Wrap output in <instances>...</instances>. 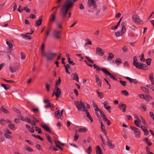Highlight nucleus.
<instances>
[{"mask_svg": "<svg viewBox=\"0 0 154 154\" xmlns=\"http://www.w3.org/2000/svg\"><path fill=\"white\" fill-rule=\"evenodd\" d=\"M41 126L45 130L48 132V126L45 125V123L41 124Z\"/></svg>", "mask_w": 154, "mask_h": 154, "instance_id": "29", "label": "nucleus"}, {"mask_svg": "<svg viewBox=\"0 0 154 154\" xmlns=\"http://www.w3.org/2000/svg\"><path fill=\"white\" fill-rule=\"evenodd\" d=\"M44 102L45 103H47V104L45 106V108H48V99L45 100H44Z\"/></svg>", "mask_w": 154, "mask_h": 154, "instance_id": "59", "label": "nucleus"}, {"mask_svg": "<svg viewBox=\"0 0 154 154\" xmlns=\"http://www.w3.org/2000/svg\"><path fill=\"white\" fill-rule=\"evenodd\" d=\"M119 107L121 110H122V111L124 112H126V109L127 107V106L126 104H123L121 105H119L118 106Z\"/></svg>", "mask_w": 154, "mask_h": 154, "instance_id": "15", "label": "nucleus"}, {"mask_svg": "<svg viewBox=\"0 0 154 154\" xmlns=\"http://www.w3.org/2000/svg\"><path fill=\"white\" fill-rule=\"evenodd\" d=\"M35 130L36 131H38V134H41L42 133L41 128H39L37 126L35 127Z\"/></svg>", "mask_w": 154, "mask_h": 154, "instance_id": "33", "label": "nucleus"}, {"mask_svg": "<svg viewBox=\"0 0 154 154\" xmlns=\"http://www.w3.org/2000/svg\"><path fill=\"white\" fill-rule=\"evenodd\" d=\"M130 127L133 131L135 137L139 138L140 136V130L134 127L130 126Z\"/></svg>", "mask_w": 154, "mask_h": 154, "instance_id": "3", "label": "nucleus"}, {"mask_svg": "<svg viewBox=\"0 0 154 154\" xmlns=\"http://www.w3.org/2000/svg\"><path fill=\"white\" fill-rule=\"evenodd\" d=\"M0 110L2 111V112H4L5 113L8 114L9 113V111L6 109H5L4 107V106H2L1 107L0 109Z\"/></svg>", "mask_w": 154, "mask_h": 154, "instance_id": "28", "label": "nucleus"}, {"mask_svg": "<svg viewBox=\"0 0 154 154\" xmlns=\"http://www.w3.org/2000/svg\"><path fill=\"white\" fill-rule=\"evenodd\" d=\"M102 118L103 120L107 123L108 125H110L111 124V122L106 117L105 114H102Z\"/></svg>", "mask_w": 154, "mask_h": 154, "instance_id": "13", "label": "nucleus"}, {"mask_svg": "<svg viewBox=\"0 0 154 154\" xmlns=\"http://www.w3.org/2000/svg\"><path fill=\"white\" fill-rule=\"evenodd\" d=\"M83 111H85L86 112V115L87 117L90 120L91 122H93V120L89 114V113L88 111V110L87 109H85V110H82Z\"/></svg>", "mask_w": 154, "mask_h": 154, "instance_id": "16", "label": "nucleus"}, {"mask_svg": "<svg viewBox=\"0 0 154 154\" xmlns=\"http://www.w3.org/2000/svg\"><path fill=\"white\" fill-rule=\"evenodd\" d=\"M101 70L106 75H109L110 78L112 79L113 80L115 81L117 80V79L112 75L111 73L105 68L102 69Z\"/></svg>", "mask_w": 154, "mask_h": 154, "instance_id": "7", "label": "nucleus"}, {"mask_svg": "<svg viewBox=\"0 0 154 154\" xmlns=\"http://www.w3.org/2000/svg\"><path fill=\"white\" fill-rule=\"evenodd\" d=\"M21 57V58L22 60H24L25 58L26 55L25 53L22 52H21L20 53Z\"/></svg>", "mask_w": 154, "mask_h": 154, "instance_id": "49", "label": "nucleus"}, {"mask_svg": "<svg viewBox=\"0 0 154 154\" xmlns=\"http://www.w3.org/2000/svg\"><path fill=\"white\" fill-rule=\"evenodd\" d=\"M42 19L41 18L39 19L36 22L35 25L37 26H40L42 23Z\"/></svg>", "mask_w": 154, "mask_h": 154, "instance_id": "31", "label": "nucleus"}, {"mask_svg": "<svg viewBox=\"0 0 154 154\" xmlns=\"http://www.w3.org/2000/svg\"><path fill=\"white\" fill-rule=\"evenodd\" d=\"M56 55V53L51 52H49V60H53Z\"/></svg>", "mask_w": 154, "mask_h": 154, "instance_id": "12", "label": "nucleus"}, {"mask_svg": "<svg viewBox=\"0 0 154 154\" xmlns=\"http://www.w3.org/2000/svg\"><path fill=\"white\" fill-rule=\"evenodd\" d=\"M36 17V16L33 14H31L30 15V18L32 19H34Z\"/></svg>", "mask_w": 154, "mask_h": 154, "instance_id": "64", "label": "nucleus"}, {"mask_svg": "<svg viewBox=\"0 0 154 154\" xmlns=\"http://www.w3.org/2000/svg\"><path fill=\"white\" fill-rule=\"evenodd\" d=\"M1 79H2V80H4V81H5L6 82H8V83H11V82H12V83H15V82L14 81H12V80H6L4 78H1Z\"/></svg>", "mask_w": 154, "mask_h": 154, "instance_id": "46", "label": "nucleus"}, {"mask_svg": "<svg viewBox=\"0 0 154 154\" xmlns=\"http://www.w3.org/2000/svg\"><path fill=\"white\" fill-rule=\"evenodd\" d=\"M123 34L121 32H116L115 33V35L117 37H119L120 36H122Z\"/></svg>", "mask_w": 154, "mask_h": 154, "instance_id": "48", "label": "nucleus"}, {"mask_svg": "<svg viewBox=\"0 0 154 154\" xmlns=\"http://www.w3.org/2000/svg\"><path fill=\"white\" fill-rule=\"evenodd\" d=\"M107 145L109 148L112 149L114 148L115 146V145L112 144V142H107Z\"/></svg>", "mask_w": 154, "mask_h": 154, "instance_id": "25", "label": "nucleus"}, {"mask_svg": "<svg viewBox=\"0 0 154 154\" xmlns=\"http://www.w3.org/2000/svg\"><path fill=\"white\" fill-rule=\"evenodd\" d=\"M32 136L34 137H35L36 138H37L39 139V140L41 141L43 140V139L41 137L40 135H36L34 134H32Z\"/></svg>", "mask_w": 154, "mask_h": 154, "instance_id": "35", "label": "nucleus"}, {"mask_svg": "<svg viewBox=\"0 0 154 154\" xmlns=\"http://www.w3.org/2000/svg\"><path fill=\"white\" fill-rule=\"evenodd\" d=\"M143 140L150 146H151L152 145V143L150 140H149L148 138H145L144 139H143Z\"/></svg>", "mask_w": 154, "mask_h": 154, "instance_id": "22", "label": "nucleus"}, {"mask_svg": "<svg viewBox=\"0 0 154 154\" xmlns=\"http://www.w3.org/2000/svg\"><path fill=\"white\" fill-rule=\"evenodd\" d=\"M60 32L57 30L54 31V37L56 39H59L60 38Z\"/></svg>", "mask_w": 154, "mask_h": 154, "instance_id": "14", "label": "nucleus"}, {"mask_svg": "<svg viewBox=\"0 0 154 154\" xmlns=\"http://www.w3.org/2000/svg\"><path fill=\"white\" fill-rule=\"evenodd\" d=\"M55 107V106L54 104H53L51 103L50 102H49V107H50L51 108H54Z\"/></svg>", "mask_w": 154, "mask_h": 154, "instance_id": "56", "label": "nucleus"}, {"mask_svg": "<svg viewBox=\"0 0 154 154\" xmlns=\"http://www.w3.org/2000/svg\"><path fill=\"white\" fill-rule=\"evenodd\" d=\"M55 88L56 92L55 93V95L56 97L57 98L60 97L61 95V91L60 90L58 86H55Z\"/></svg>", "mask_w": 154, "mask_h": 154, "instance_id": "9", "label": "nucleus"}, {"mask_svg": "<svg viewBox=\"0 0 154 154\" xmlns=\"http://www.w3.org/2000/svg\"><path fill=\"white\" fill-rule=\"evenodd\" d=\"M122 60L120 58H117L115 60V63L118 65L122 63Z\"/></svg>", "mask_w": 154, "mask_h": 154, "instance_id": "36", "label": "nucleus"}, {"mask_svg": "<svg viewBox=\"0 0 154 154\" xmlns=\"http://www.w3.org/2000/svg\"><path fill=\"white\" fill-rule=\"evenodd\" d=\"M99 113H100V115L102 117V114H104L103 113V112L101 110V112H100V111H99V110H97V111H95V113H96V114L97 117L98 118H100V115L99 114Z\"/></svg>", "mask_w": 154, "mask_h": 154, "instance_id": "27", "label": "nucleus"}, {"mask_svg": "<svg viewBox=\"0 0 154 154\" xmlns=\"http://www.w3.org/2000/svg\"><path fill=\"white\" fill-rule=\"evenodd\" d=\"M18 117L19 118H20V119L23 121H25V119L23 117V116L21 115H18Z\"/></svg>", "mask_w": 154, "mask_h": 154, "instance_id": "62", "label": "nucleus"}, {"mask_svg": "<svg viewBox=\"0 0 154 154\" xmlns=\"http://www.w3.org/2000/svg\"><path fill=\"white\" fill-rule=\"evenodd\" d=\"M122 50L124 52H126L128 51V47L127 46H124L122 48Z\"/></svg>", "mask_w": 154, "mask_h": 154, "instance_id": "52", "label": "nucleus"}, {"mask_svg": "<svg viewBox=\"0 0 154 154\" xmlns=\"http://www.w3.org/2000/svg\"><path fill=\"white\" fill-rule=\"evenodd\" d=\"M96 53L99 55L102 56L105 53V51L103 49L97 47L96 48Z\"/></svg>", "mask_w": 154, "mask_h": 154, "instance_id": "10", "label": "nucleus"}, {"mask_svg": "<svg viewBox=\"0 0 154 154\" xmlns=\"http://www.w3.org/2000/svg\"><path fill=\"white\" fill-rule=\"evenodd\" d=\"M153 73H151L150 74L149 79L151 82V84L152 85H154V79L153 77Z\"/></svg>", "mask_w": 154, "mask_h": 154, "instance_id": "18", "label": "nucleus"}, {"mask_svg": "<svg viewBox=\"0 0 154 154\" xmlns=\"http://www.w3.org/2000/svg\"><path fill=\"white\" fill-rule=\"evenodd\" d=\"M119 82L120 84L123 86H126V81L120 80L119 81Z\"/></svg>", "mask_w": 154, "mask_h": 154, "instance_id": "51", "label": "nucleus"}, {"mask_svg": "<svg viewBox=\"0 0 154 154\" xmlns=\"http://www.w3.org/2000/svg\"><path fill=\"white\" fill-rule=\"evenodd\" d=\"M54 143H55V142H56L57 143L59 144V145L62 146H64V144L60 142L59 140H57V141L54 140Z\"/></svg>", "mask_w": 154, "mask_h": 154, "instance_id": "60", "label": "nucleus"}, {"mask_svg": "<svg viewBox=\"0 0 154 154\" xmlns=\"http://www.w3.org/2000/svg\"><path fill=\"white\" fill-rule=\"evenodd\" d=\"M6 42L7 45L10 48H12L13 47V46L11 42L9 41L7 39H6Z\"/></svg>", "mask_w": 154, "mask_h": 154, "instance_id": "30", "label": "nucleus"}, {"mask_svg": "<svg viewBox=\"0 0 154 154\" xmlns=\"http://www.w3.org/2000/svg\"><path fill=\"white\" fill-rule=\"evenodd\" d=\"M102 151L99 146H96V153L97 154H102Z\"/></svg>", "mask_w": 154, "mask_h": 154, "instance_id": "20", "label": "nucleus"}, {"mask_svg": "<svg viewBox=\"0 0 154 154\" xmlns=\"http://www.w3.org/2000/svg\"><path fill=\"white\" fill-rule=\"evenodd\" d=\"M24 148L27 151L29 152H33V150L32 149L29 147L28 146H25Z\"/></svg>", "mask_w": 154, "mask_h": 154, "instance_id": "39", "label": "nucleus"}, {"mask_svg": "<svg viewBox=\"0 0 154 154\" xmlns=\"http://www.w3.org/2000/svg\"><path fill=\"white\" fill-rule=\"evenodd\" d=\"M72 75L73 76L72 78L73 80H76L79 82V77L77 73H72Z\"/></svg>", "mask_w": 154, "mask_h": 154, "instance_id": "21", "label": "nucleus"}, {"mask_svg": "<svg viewBox=\"0 0 154 154\" xmlns=\"http://www.w3.org/2000/svg\"><path fill=\"white\" fill-rule=\"evenodd\" d=\"M122 94L126 96H128L129 95V94L128 92L126 90H122L121 91Z\"/></svg>", "mask_w": 154, "mask_h": 154, "instance_id": "42", "label": "nucleus"}, {"mask_svg": "<svg viewBox=\"0 0 154 154\" xmlns=\"http://www.w3.org/2000/svg\"><path fill=\"white\" fill-rule=\"evenodd\" d=\"M140 107L141 108L143 109L144 111H146V106L143 104H142L140 106Z\"/></svg>", "mask_w": 154, "mask_h": 154, "instance_id": "57", "label": "nucleus"}, {"mask_svg": "<svg viewBox=\"0 0 154 154\" xmlns=\"http://www.w3.org/2000/svg\"><path fill=\"white\" fill-rule=\"evenodd\" d=\"M85 58L87 60H88L89 62L91 63L92 64H93L94 63L93 61L91 60L90 57L86 56L85 57Z\"/></svg>", "mask_w": 154, "mask_h": 154, "instance_id": "44", "label": "nucleus"}, {"mask_svg": "<svg viewBox=\"0 0 154 154\" xmlns=\"http://www.w3.org/2000/svg\"><path fill=\"white\" fill-rule=\"evenodd\" d=\"M138 62L137 61V58L136 56H134L133 57V66H135L138 63Z\"/></svg>", "mask_w": 154, "mask_h": 154, "instance_id": "26", "label": "nucleus"}, {"mask_svg": "<svg viewBox=\"0 0 154 154\" xmlns=\"http://www.w3.org/2000/svg\"><path fill=\"white\" fill-rule=\"evenodd\" d=\"M92 151L91 147L89 146L86 150V152L89 154L91 153Z\"/></svg>", "mask_w": 154, "mask_h": 154, "instance_id": "54", "label": "nucleus"}, {"mask_svg": "<svg viewBox=\"0 0 154 154\" xmlns=\"http://www.w3.org/2000/svg\"><path fill=\"white\" fill-rule=\"evenodd\" d=\"M36 147L38 149L40 150H42V149L41 147V146L39 144H37L36 145Z\"/></svg>", "mask_w": 154, "mask_h": 154, "instance_id": "61", "label": "nucleus"}, {"mask_svg": "<svg viewBox=\"0 0 154 154\" xmlns=\"http://www.w3.org/2000/svg\"><path fill=\"white\" fill-rule=\"evenodd\" d=\"M144 99L146 101H149L150 99H152V97L149 95H146L145 96Z\"/></svg>", "mask_w": 154, "mask_h": 154, "instance_id": "37", "label": "nucleus"}, {"mask_svg": "<svg viewBox=\"0 0 154 154\" xmlns=\"http://www.w3.org/2000/svg\"><path fill=\"white\" fill-rule=\"evenodd\" d=\"M133 19L134 22L135 23L141 24L142 23V21L137 14L134 15L133 17Z\"/></svg>", "mask_w": 154, "mask_h": 154, "instance_id": "5", "label": "nucleus"}, {"mask_svg": "<svg viewBox=\"0 0 154 154\" xmlns=\"http://www.w3.org/2000/svg\"><path fill=\"white\" fill-rule=\"evenodd\" d=\"M0 124L4 126L6 124V120L2 119H0Z\"/></svg>", "mask_w": 154, "mask_h": 154, "instance_id": "38", "label": "nucleus"}, {"mask_svg": "<svg viewBox=\"0 0 154 154\" xmlns=\"http://www.w3.org/2000/svg\"><path fill=\"white\" fill-rule=\"evenodd\" d=\"M45 45L44 43H43L42 45L41 48V52L42 56L47 59L48 60V54L46 53L45 50Z\"/></svg>", "mask_w": 154, "mask_h": 154, "instance_id": "4", "label": "nucleus"}, {"mask_svg": "<svg viewBox=\"0 0 154 154\" xmlns=\"http://www.w3.org/2000/svg\"><path fill=\"white\" fill-rule=\"evenodd\" d=\"M136 68L143 69L144 70H147L148 68L146 65L141 63H139L135 66Z\"/></svg>", "mask_w": 154, "mask_h": 154, "instance_id": "8", "label": "nucleus"}, {"mask_svg": "<svg viewBox=\"0 0 154 154\" xmlns=\"http://www.w3.org/2000/svg\"><path fill=\"white\" fill-rule=\"evenodd\" d=\"M77 0H67L62 6L61 9L62 14L64 18L69 9L71 8L75 2Z\"/></svg>", "mask_w": 154, "mask_h": 154, "instance_id": "1", "label": "nucleus"}, {"mask_svg": "<svg viewBox=\"0 0 154 154\" xmlns=\"http://www.w3.org/2000/svg\"><path fill=\"white\" fill-rule=\"evenodd\" d=\"M1 86L6 90H8L11 87V86L8 84H2Z\"/></svg>", "mask_w": 154, "mask_h": 154, "instance_id": "23", "label": "nucleus"}, {"mask_svg": "<svg viewBox=\"0 0 154 154\" xmlns=\"http://www.w3.org/2000/svg\"><path fill=\"white\" fill-rule=\"evenodd\" d=\"M135 124L137 127H140L141 124H140V122L137 120H135L134 121Z\"/></svg>", "mask_w": 154, "mask_h": 154, "instance_id": "45", "label": "nucleus"}, {"mask_svg": "<svg viewBox=\"0 0 154 154\" xmlns=\"http://www.w3.org/2000/svg\"><path fill=\"white\" fill-rule=\"evenodd\" d=\"M114 57V54L112 53H109V55L107 58V60L109 61L110 59L113 58Z\"/></svg>", "mask_w": 154, "mask_h": 154, "instance_id": "32", "label": "nucleus"}, {"mask_svg": "<svg viewBox=\"0 0 154 154\" xmlns=\"http://www.w3.org/2000/svg\"><path fill=\"white\" fill-rule=\"evenodd\" d=\"M96 91L98 94V97L100 99H102L103 98L104 96L103 93L102 92L100 93L97 91Z\"/></svg>", "mask_w": 154, "mask_h": 154, "instance_id": "40", "label": "nucleus"}, {"mask_svg": "<svg viewBox=\"0 0 154 154\" xmlns=\"http://www.w3.org/2000/svg\"><path fill=\"white\" fill-rule=\"evenodd\" d=\"M88 129L87 128H80L78 129V131L79 132H86L87 131Z\"/></svg>", "mask_w": 154, "mask_h": 154, "instance_id": "41", "label": "nucleus"}, {"mask_svg": "<svg viewBox=\"0 0 154 154\" xmlns=\"http://www.w3.org/2000/svg\"><path fill=\"white\" fill-rule=\"evenodd\" d=\"M125 23L122 22L121 24V26L122 27L121 32L123 34L125 33L126 32V29L125 26Z\"/></svg>", "mask_w": 154, "mask_h": 154, "instance_id": "19", "label": "nucleus"}, {"mask_svg": "<svg viewBox=\"0 0 154 154\" xmlns=\"http://www.w3.org/2000/svg\"><path fill=\"white\" fill-rule=\"evenodd\" d=\"M68 62L70 64L72 65H74L75 64L70 59L68 60Z\"/></svg>", "mask_w": 154, "mask_h": 154, "instance_id": "63", "label": "nucleus"}, {"mask_svg": "<svg viewBox=\"0 0 154 154\" xmlns=\"http://www.w3.org/2000/svg\"><path fill=\"white\" fill-rule=\"evenodd\" d=\"M125 79L128 80L130 83H133L134 84H135L138 83V81L136 79H132L128 77H125Z\"/></svg>", "mask_w": 154, "mask_h": 154, "instance_id": "11", "label": "nucleus"}, {"mask_svg": "<svg viewBox=\"0 0 154 154\" xmlns=\"http://www.w3.org/2000/svg\"><path fill=\"white\" fill-rule=\"evenodd\" d=\"M96 82L98 86H99L100 87H101L102 82H101V81L100 80V79L99 80H99H97V81L96 80Z\"/></svg>", "mask_w": 154, "mask_h": 154, "instance_id": "55", "label": "nucleus"}, {"mask_svg": "<svg viewBox=\"0 0 154 154\" xmlns=\"http://www.w3.org/2000/svg\"><path fill=\"white\" fill-rule=\"evenodd\" d=\"M8 127L10 128V129L13 130L15 127V126L14 124H10L8 125Z\"/></svg>", "mask_w": 154, "mask_h": 154, "instance_id": "47", "label": "nucleus"}, {"mask_svg": "<svg viewBox=\"0 0 154 154\" xmlns=\"http://www.w3.org/2000/svg\"><path fill=\"white\" fill-rule=\"evenodd\" d=\"M94 109H95V111H97V110H99L100 111V112H101V109H99L98 108L97 105L95 103H94Z\"/></svg>", "mask_w": 154, "mask_h": 154, "instance_id": "43", "label": "nucleus"}, {"mask_svg": "<svg viewBox=\"0 0 154 154\" xmlns=\"http://www.w3.org/2000/svg\"><path fill=\"white\" fill-rule=\"evenodd\" d=\"M88 7L91 8L92 7L94 10L97 9V6L95 0H89L88 1Z\"/></svg>", "mask_w": 154, "mask_h": 154, "instance_id": "6", "label": "nucleus"}, {"mask_svg": "<svg viewBox=\"0 0 154 154\" xmlns=\"http://www.w3.org/2000/svg\"><path fill=\"white\" fill-rule=\"evenodd\" d=\"M104 105V108L109 111V112H110L111 111V107L110 106H107L106 103H103Z\"/></svg>", "mask_w": 154, "mask_h": 154, "instance_id": "24", "label": "nucleus"}, {"mask_svg": "<svg viewBox=\"0 0 154 154\" xmlns=\"http://www.w3.org/2000/svg\"><path fill=\"white\" fill-rule=\"evenodd\" d=\"M49 21L51 23H54L55 20V16L54 14H51L50 18Z\"/></svg>", "mask_w": 154, "mask_h": 154, "instance_id": "17", "label": "nucleus"}, {"mask_svg": "<svg viewBox=\"0 0 154 154\" xmlns=\"http://www.w3.org/2000/svg\"><path fill=\"white\" fill-rule=\"evenodd\" d=\"M59 79L57 80L56 82V84L55 85V86L57 85V86L58 85H59L61 82V79L60 77H59Z\"/></svg>", "mask_w": 154, "mask_h": 154, "instance_id": "58", "label": "nucleus"}, {"mask_svg": "<svg viewBox=\"0 0 154 154\" xmlns=\"http://www.w3.org/2000/svg\"><path fill=\"white\" fill-rule=\"evenodd\" d=\"M141 89L142 90L145 92L146 94H148L149 93V91L148 89L144 87H141Z\"/></svg>", "mask_w": 154, "mask_h": 154, "instance_id": "34", "label": "nucleus"}, {"mask_svg": "<svg viewBox=\"0 0 154 154\" xmlns=\"http://www.w3.org/2000/svg\"><path fill=\"white\" fill-rule=\"evenodd\" d=\"M93 66L94 68L97 71H100L102 69H101L98 66H97L95 64H94Z\"/></svg>", "mask_w": 154, "mask_h": 154, "instance_id": "50", "label": "nucleus"}, {"mask_svg": "<svg viewBox=\"0 0 154 154\" xmlns=\"http://www.w3.org/2000/svg\"><path fill=\"white\" fill-rule=\"evenodd\" d=\"M75 103L79 111L82 110V109L85 110V103L82 100L81 101L80 103L78 101H75Z\"/></svg>", "mask_w": 154, "mask_h": 154, "instance_id": "2", "label": "nucleus"}, {"mask_svg": "<svg viewBox=\"0 0 154 154\" xmlns=\"http://www.w3.org/2000/svg\"><path fill=\"white\" fill-rule=\"evenodd\" d=\"M151 59L149 58H148L146 60V64L148 65H150L151 64Z\"/></svg>", "mask_w": 154, "mask_h": 154, "instance_id": "53", "label": "nucleus"}]
</instances>
